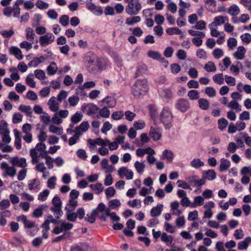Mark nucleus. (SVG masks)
<instances>
[{"label":"nucleus","mask_w":251,"mask_h":251,"mask_svg":"<svg viewBox=\"0 0 251 251\" xmlns=\"http://www.w3.org/2000/svg\"><path fill=\"white\" fill-rule=\"evenodd\" d=\"M131 89L132 94L136 97L145 95L149 89L147 80L137 79L132 86Z\"/></svg>","instance_id":"1"},{"label":"nucleus","mask_w":251,"mask_h":251,"mask_svg":"<svg viewBox=\"0 0 251 251\" xmlns=\"http://www.w3.org/2000/svg\"><path fill=\"white\" fill-rule=\"evenodd\" d=\"M160 120L166 129H170L173 126V116L169 107L163 108L160 114Z\"/></svg>","instance_id":"2"},{"label":"nucleus","mask_w":251,"mask_h":251,"mask_svg":"<svg viewBox=\"0 0 251 251\" xmlns=\"http://www.w3.org/2000/svg\"><path fill=\"white\" fill-rule=\"evenodd\" d=\"M139 0H131L126 7V12L130 15L138 14L141 9Z\"/></svg>","instance_id":"3"},{"label":"nucleus","mask_w":251,"mask_h":251,"mask_svg":"<svg viewBox=\"0 0 251 251\" xmlns=\"http://www.w3.org/2000/svg\"><path fill=\"white\" fill-rule=\"evenodd\" d=\"M97 208L99 211V213H102L101 215L99 216V219L100 221L106 222L107 221L106 217L107 216L110 217L111 216L112 212H110V209L109 208L106 207L105 205L103 203H100L98 205Z\"/></svg>","instance_id":"4"},{"label":"nucleus","mask_w":251,"mask_h":251,"mask_svg":"<svg viewBox=\"0 0 251 251\" xmlns=\"http://www.w3.org/2000/svg\"><path fill=\"white\" fill-rule=\"evenodd\" d=\"M48 151H41V152L38 154L35 149H31L30 150V156L31 157V162L33 164H35L39 162V157L45 158L46 160L50 157V156L48 155Z\"/></svg>","instance_id":"5"},{"label":"nucleus","mask_w":251,"mask_h":251,"mask_svg":"<svg viewBox=\"0 0 251 251\" xmlns=\"http://www.w3.org/2000/svg\"><path fill=\"white\" fill-rule=\"evenodd\" d=\"M24 227L27 228L26 233L31 236L35 235L39 230V228L35 222H32L28 220L24 225Z\"/></svg>","instance_id":"6"},{"label":"nucleus","mask_w":251,"mask_h":251,"mask_svg":"<svg viewBox=\"0 0 251 251\" xmlns=\"http://www.w3.org/2000/svg\"><path fill=\"white\" fill-rule=\"evenodd\" d=\"M81 110L83 113H85L87 115L91 116L96 114L99 110V108L97 105L92 103H88L82 105Z\"/></svg>","instance_id":"7"},{"label":"nucleus","mask_w":251,"mask_h":251,"mask_svg":"<svg viewBox=\"0 0 251 251\" xmlns=\"http://www.w3.org/2000/svg\"><path fill=\"white\" fill-rule=\"evenodd\" d=\"M175 107L179 111L184 113L190 108V104L187 100L181 98L177 100Z\"/></svg>","instance_id":"8"},{"label":"nucleus","mask_w":251,"mask_h":251,"mask_svg":"<svg viewBox=\"0 0 251 251\" xmlns=\"http://www.w3.org/2000/svg\"><path fill=\"white\" fill-rule=\"evenodd\" d=\"M198 178L197 175L191 176L186 177V180L190 186L201 187L205 184V182L203 179H198Z\"/></svg>","instance_id":"9"},{"label":"nucleus","mask_w":251,"mask_h":251,"mask_svg":"<svg viewBox=\"0 0 251 251\" xmlns=\"http://www.w3.org/2000/svg\"><path fill=\"white\" fill-rule=\"evenodd\" d=\"M55 36L51 33H47V34L40 37L39 42L41 46H46L53 42Z\"/></svg>","instance_id":"10"},{"label":"nucleus","mask_w":251,"mask_h":251,"mask_svg":"<svg viewBox=\"0 0 251 251\" xmlns=\"http://www.w3.org/2000/svg\"><path fill=\"white\" fill-rule=\"evenodd\" d=\"M0 168L2 170H5L6 175H3L4 177L6 176V175L13 177L16 174V169L14 167H9L5 162L1 163Z\"/></svg>","instance_id":"11"},{"label":"nucleus","mask_w":251,"mask_h":251,"mask_svg":"<svg viewBox=\"0 0 251 251\" xmlns=\"http://www.w3.org/2000/svg\"><path fill=\"white\" fill-rule=\"evenodd\" d=\"M162 129L161 127H151L150 135L154 141H158L162 137Z\"/></svg>","instance_id":"12"},{"label":"nucleus","mask_w":251,"mask_h":251,"mask_svg":"<svg viewBox=\"0 0 251 251\" xmlns=\"http://www.w3.org/2000/svg\"><path fill=\"white\" fill-rule=\"evenodd\" d=\"M86 8L96 16H100L103 13V10L100 6H96L93 2H88L86 5Z\"/></svg>","instance_id":"13"},{"label":"nucleus","mask_w":251,"mask_h":251,"mask_svg":"<svg viewBox=\"0 0 251 251\" xmlns=\"http://www.w3.org/2000/svg\"><path fill=\"white\" fill-rule=\"evenodd\" d=\"M10 162L13 166H18L23 168H25L27 166L26 159L24 157L21 158L18 157H13L11 158Z\"/></svg>","instance_id":"14"},{"label":"nucleus","mask_w":251,"mask_h":251,"mask_svg":"<svg viewBox=\"0 0 251 251\" xmlns=\"http://www.w3.org/2000/svg\"><path fill=\"white\" fill-rule=\"evenodd\" d=\"M216 177V174L214 170L210 169L202 173V178L205 182V180H213Z\"/></svg>","instance_id":"15"},{"label":"nucleus","mask_w":251,"mask_h":251,"mask_svg":"<svg viewBox=\"0 0 251 251\" xmlns=\"http://www.w3.org/2000/svg\"><path fill=\"white\" fill-rule=\"evenodd\" d=\"M88 247L86 243H79L72 245L70 251H88Z\"/></svg>","instance_id":"16"},{"label":"nucleus","mask_w":251,"mask_h":251,"mask_svg":"<svg viewBox=\"0 0 251 251\" xmlns=\"http://www.w3.org/2000/svg\"><path fill=\"white\" fill-rule=\"evenodd\" d=\"M108 60L103 58H96L94 65H96L99 70H102L107 65Z\"/></svg>","instance_id":"17"},{"label":"nucleus","mask_w":251,"mask_h":251,"mask_svg":"<svg viewBox=\"0 0 251 251\" xmlns=\"http://www.w3.org/2000/svg\"><path fill=\"white\" fill-rule=\"evenodd\" d=\"M65 210L66 211L67 219L71 222H75L77 218V214L75 212L72 213L74 211L73 209H71L70 207L66 206Z\"/></svg>","instance_id":"18"},{"label":"nucleus","mask_w":251,"mask_h":251,"mask_svg":"<svg viewBox=\"0 0 251 251\" xmlns=\"http://www.w3.org/2000/svg\"><path fill=\"white\" fill-rule=\"evenodd\" d=\"M96 216H97L98 217L99 216H100L97 208L93 209L90 215L87 214L86 217L85 218V220L91 224H93L96 221Z\"/></svg>","instance_id":"19"},{"label":"nucleus","mask_w":251,"mask_h":251,"mask_svg":"<svg viewBox=\"0 0 251 251\" xmlns=\"http://www.w3.org/2000/svg\"><path fill=\"white\" fill-rule=\"evenodd\" d=\"M246 52V50L243 46H239L237 51L234 53V56L238 60H242L244 58Z\"/></svg>","instance_id":"20"},{"label":"nucleus","mask_w":251,"mask_h":251,"mask_svg":"<svg viewBox=\"0 0 251 251\" xmlns=\"http://www.w3.org/2000/svg\"><path fill=\"white\" fill-rule=\"evenodd\" d=\"M251 242V237L248 236L244 240L238 243V249L239 250H246Z\"/></svg>","instance_id":"21"},{"label":"nucleus","mask_w":251,"mask_h":251,"mask_svg":"<svg viewBox=\"0 0 251 251\" xmlns=\"http://www.w3.org/2000/svg\"><path fill=\"white\" fill-rule=\"evenodd\" d=\"M161 240L168 246H172L174 244L173 237L172 235H168L166 232L162 233Z\"/></svg>","instance_id":"22"},{"label":"nucleus","mask_w":251,"mask_h":251,"mask_svg":"<svg viewBox=\"0 0 251 251\" xmlns=\"http://www.w3.org/2000/svg\"><path fill=\"white\" fill-rule=\"evenodd\" d=\"M101 101L106 103L109 108H113L116 104V100L113 96H107L102 99Z\"/></svg>","instance_id":"23"},{"label":"nucleus","mask_w":251,"mask_h":251,"mask_svg":"<svg viewBox=\"0 0 251 251\" xmlns=\"http://www.w3.org/2000/svg\"><path fill=\"white\" fill-rule=\"evenodd\" d=\"M96 59L95 54L93 52L88 51L86 53L85 61L89 64V68H90L91 65H94Z\"/></svg>","instance_id":"24"},{"label":"nucleus","mask_w":251,"mask_h":251,"mask_svg":"<svg viewBox=\"0 0 251 251\" xmlns=\"http://www.w3.org/2000/svg\"><path fill=\"white\" fill-rule=\"evenodd\" d=\"M163 205L158 204L156 206L153 207L151 210V215L152 217L159 216L162 211Z\"/></svg>","instance_id":"25"},{"label":"nucleus","mask_w":251,"mask_h":251,"mask_svg":"<svg viewBox=\"0 0 251 251\" xmlns=\"http://www.w3.org/2000/svg\"><path fill=\"white\" fill-rule=\"evenodd\" d=\"M10 53L13 54L18 60H21L23 58L22 51L18 48L16 47H11L9 49Z\"/></svg>","instance_id":"26"},{"label":"nucleus","mask_w":251,"mask_h":251,"mask_svg":"<svg viewBox=\"0 0 251 251\" xmlns=\"http://www.w3.org/2000/svg\"><path fill=\"white\" fill-rule=\"evenodd\" d=\"M147 71V66L145 64L139 65L137 67L136 73L134 75V77L137 78L140 76L143 75L146 73Z\"/></svg>","instance_id":"27"},{"label":"nucleus","mask_w":251,"mask_h":251,"mask_svg":"<svg viewBox=\"0 0 251 251\" xmlns=\"http://www.w3.org/2000/svg\"><path fill=\"white\" fill-rule=\"evenodd\" d=\"M230 166V161L226 159L222 158L219 167V171L221 172H226Z\"/></svg>","instance_id":"28"},{"label":"nucleus","mask_w":251,"mask_h":251,"mask_svg":"<svg viewBox=\"0 0 251 251\" xmlns=\"http://www.w3.org/2000/svg\"><path fill=\"white\" fill-rule=\"evenodd\" d=\"M228 19L227 17H224L222 16H219L215 17L214 19L215 26L221 25L225 23L226 21H228Z\"/></svg>","instance_id":"29"},{"label":"nucleus","mask_w":251,"mask_h":251,"mask_svg":"<svg viewBox=\"0 0 251 251\" xmlns=\"http://www.w3.org/2000/svg\"><path fill=\"white\" fill-rule=\"evenodd\" d=\"M45 205H40L39 207L35 209L32 213V216L34 218H39L42 216L43 210L46 207Z\"/></svg>","instance_id":"30"},{"label":"nucleus","mask_w":251,"mask_h":251,"mask_svg":"<svg viewBox=\"0 0 251 251\" xmlns=\"http://www.w3.org/2000/svg\"><path fill=\"white\" fill-rule=\"evenodd\" d=\"M199 106L201 109L206 110L209 106V102L208 100L205 99L201 98L198 100Z\"/></svg>","instance_id":"31"},{"label":"nucleus","mask_w":251,"mask_h":251,"mask_svg":"<svg viewBox=\"0 0 251 251\" xmlns=\"http://www.w3.org/2000/svg\"><path fill=\"white\" fill-rule=\"evenodd\" d=\"M99 113L100 115L96 116L97 118H99L100 116L107 118L110 115V111L106 107H104L100 109H99Z\"/></svg>","instance_id":"32"},{"label":"nucleus","mask_w":251,"mask_h":251,"mask_svg":"<svg viewBox=\"0 0 251 251\" xmlns=\"http://www.w3.org/2000/svg\"><path fill=\"white\" fill-rule=\"evenodd\" d=\"M47 73L49 75H54L57 70L56 64L54 62H52L50 65L47 67Z\"/></svg>","instance_id":"33"},{"label":"nucleus","mask_w":251,"mask_h":251,"mask_svg":"<svg viewBox=\"0 0 251 251\" xmlns=\"http://www.w3.org/2000/svg\"><path fill=\"white\" fill-rule=\"evenodd\" d=\"M204 163L203 161H201L199 158H194L191 162L190 165L195 168L198 169L203 166H204Z\"/></svg>","instance_id":"34"},{"label":"nucleus","mask_w":251,"mask_h":251,"mask_svg":"<svg viewBox=\"0 0 251 251\" xmlns=\"http://www.w3.org/2000/svg\"><path fill=\"white\" fill-rule=\"evenodd\" d=\"M141 21L140 16H134L130 18H128L126 20V24L128 25H132L134 24L139 23Z\"/></svg>","instance_id":"35"},{"label":"nucleus","mask_w":251,"mask_h":251,"mask_svg":"<svg viewBox=\"0 0 251 251\" xmlns=\"http://www.w3.org/2000/svg\"><path fill=\"white\" fill-rule=\"evenodd\" d=\"M95 83L94 81H88L85 82L83 85L79 86L76 89V90L78 92V91H82L84 88H91L94 87L95 86Z\"/></svg>","instance_id":"36"},{"label":"nucleus","mask_w":251,"mask_h":251,"mask_svg":"<svg viewBox=\"0 0 251 251\" xmlns=\"http://www.w3.org/2000/svg\"><path fill=\"white\" fill-rule=\"evenodd\" d=\"M204 69L208 72H215L216 71V67L213 62L208 61L204 65Z\"/></svg>","instance_id":"37"},{"label":"nucleus","mask_w":251,"mask_h":251,"mask_svg":"<svg viewBox=\"0 0 251 251\" xmlns=\"http://www.w3.org/2000/svg\"><path fill=\"white\" fill-rule=\"evenodd\" d=\"M40 184V181L37 178H34L28 181V186L30 190H32L34 188H38Z\"/></svg>","instance_id":"38"},{"label":"nucleus","mask_w":251,"mask_h":251,"mask_svg":"<svg viewBox=\"0 0 251 251\" xmlns=\"http://www.w3.org/2000/svg\"><path fill=\"white\" fill-rule=\"evenodd\" d=\"M239 12V8L236 4H233L231 6H230L228 10V13L233 16H235L238 15Z\"/></svg>","instance_id":"39"},{"label":"nucleus","mask_w":251,"mask_h":251,"mask_svg":"<svg viewBox=\"0 0 251 251\" xmlns=\"http://www.w3.org/2000/svg\"><path fill=\"white\" fill-rule=\"evenodd\" d=\"M83 115L80 112H76L71 118V122L73 124H76L81 121Z\"/></svg>","instance_id":"40"},{"label":"nucleus","mask_w":251,"mask_h":251,"mask_svg":"<svg viewBox=\"0 0 251 251\" xmlns=\"http://www.w3.org/2000/svg\"><path fill=\"white\" fill-rule=\"evenodd\" d=\"M26 38L27 40L33 41L35 34L33 30L31 27H27L25 29Z\"/></svg>","instance_id":"41"},{"label":"nucleus","mask_w":251,"mask_h":251,"mask_svg":"<svg viewBox=\"0 0 251 251\" xmlns=\"http://www.w3.org/2000/svg\"><path fill=\"white\" fill-rule=\"evenodd\" d=\"M33 75L29 74L26 77L25 82L26 84L31 88H34L36 86V82L33 80Z\"/></svg>","instance_id":"42"},{"label":"nucleus","mask_w":251,"mask_h":251,"mask_svg":"<svg viewBox=\"0 0 251 251\" xmlns=\"http://www.w3.org/2000/svg\"><path fill=\"white\" fill-rule=\"evenodd\" d=\"M163 158H166L169 162H172L174 158V153L170 150H165L163 152Z\"/></svg>","instance_id":"43"},{"label":"nucleus","mask_w":251,"mask_h":251,"mask_svg":"<svg viewBox=\"0 0 251 251\" xmlns=\"http://www.w3.org/2000/svg\"><path fill=\"white\" fill-rule=\"evenodd\" d=\"M19 109L20 111L25 112L28 116H30L32 113L31 108L29 105H21L19 107Z\"/></svg>","instance_id":"44"},{"label":"nucleus","mask_w":251,"mask_h":251,"mask_svg":"<svg viewBox=\"0 0 251 251\" xmlns=\"http://www.w3.org/2000/svg\"><path fill=\"white\" fill-rule=\"evenodd\" d=\"M213 80L214 82L221 85L224 82V79L223 78V74H218L214 75L213 76Z\"/></svg>","instance_id":"45"},{"label":"nucleus","mask_w":251,"mask_h":251,"mask_svg":"<svg viewBox=\"0 0 251 251\" xmlns=\"http://www.w3.org/2000/svg\"><path fill=\"white\" fill-rule=\"evenodd\" d=\"M134 167L139 174H142L144 171L145 165L143 163L137 161L134 163Z\"/></svg>","instance_id":"46"},{"label":"nucleus","mask_w":251,"mask_h":251,"mask_svg":"<svg viewBox=\"0 0 251 251\" xmlns=\"http://www.w3.org/2000/svg\"><path fill=\"white\" fill-rule=\"evenodd\" d=\"M149 57L156 60H159L161 58V54L157 51L150 50L148 52Z\"/></svg>","instance_id":"47"},{"label":"nucleus","mask_w":251,"mask_h":251,"mask_svg":"<svg viewBox=\"0 0 251 251\" xmlns=\"http://www.w3.org/2000/svg\"><path fill=\"white\" fill-rule=\"evenodd\" d=\"M166 32L169 35H174V34H176V35L180 34H181L182 31L178 28L175 27L168 28L166 29Z\"/></svg>","instance_id":"48"},{"label":"nucleus","mask_w":251,"mask_h":251,"mask_svg":"<svg viewBox=\"0 0 251 251\" xmlns=\"http://www.w3.org/2000/svg\"><path fill=\"white\" fill-rule=\"evenodd\" d=\"M218 127L221 130H223L228 125V121L224 118L219 119L218 121Z\"/></svg>","instance_id":"49"},{"label":"nucleus","mask_w":251,"mask_h":251,"mask_svg":"<svg viewBox=\"0 0 251 251\" xmlns=\"http://www.w3.org/2000/svg\"><path fill=\"white\" fill-rule=\"evenodd\" d=\"M50 191L48 189H45L39 194L38 196V199L40 201H45L47 200Z\"/></svg>","instance_id":"50"},{"label":"nucleus","mask_w":251,"mask_h":251,"mask_svg":"<svg viewBox=\"0 0 251 251\" xmlns=\"http://www.w3.org/2000/svg\"><path fill=\"white\" fill-rule=\"evenodd\" d=\"M52 202L54 206L52 208H61L62 202L58 196H55L52 199Z\"/></svg>","instance_id":"51"},{"label":"nucleus","mask_w":251,"mask_h":251,"mask_svg":"<svg viewBox=\"0 0 251 251\" xmlns=\"http://www.w3.org/2000/svg\"><path fill=\"white\" fill-rule=\"evenodd\" d=\"M177 186L179 187H181L184 189H189L190 190H192V188L190 187V185L188 183V182H186L183 181L182 180H178L177 181Z\"/></svg>","instance_id":"52"},{"label":"nucleus","mask_w":251,"mask_h":251,"mask_svg":"<svg viewBox=\"0 0 251 251\" xmlns=\"http://www.w3.org/2000/svg\"><path fill=\"white\" fill-rule=\"evenodd\" d=\"M34 73L35 77L40 80H43L46 77L45 73L42 70H36Z\"/></svg>","instance_id":"53"},{"label":"nucleus","mask_w":251,"mask_h":251,"mask_svg":"<svg viewBox=\"0 0 251 251\" xmlns=\"http://www.w3.org/2000/svg\"><path fill=\"white\" fill-rule=\"evenodd\" d=\"M36 6L40 9H46L49 6L48 3L45 2L41 0H38L36 3Z\"/></svg>","instance_id":"54"},{"label":"nucleus","mask_w":251,"mask_h":251,"mask_svg":"<svg viewBox=\"0 0 251 251\" xmlns=\"http://www.w3.org/2000/svg\"><path fill=\"white\" fill-rule=\"evenodd\" d=\"M188 96L192 100H197L199 97V92L196 90H191L188 93Z\"/></svg>","instance_id":"55"},{"label":"nucleus","mask_w":251,"mask_h":251,"mask_svg":"<svg viewBox=\"0 0 251 251\" xmlns=\"http://www.w3.org/2000/svg\"><path fill=\"white\" fill-rule=\"evenodd\" d=\"M69 16L66 15H63L60 17L59 19V23L62 25L66 26L69 24Z\"/></svg>","instance_id":"56"},{"label":"nucleus","mask_w":251,"mask_h":251,"mask_svg":"<svg viewBox=\"0 0 251 251\" xmlns=\"http://www.w3.org/2000/svg\"><path fill=\"white\" fill-rule=\"evenodd\" d=\"M79 100V99L76 96H72L69 98L68 101L69 104L72 106H75L77 104Z\"/></svg>","instance_id":"57"},{"label":"nucleus","mask_w":251,"mask_h":251,"mask_svg":"<svg viewBox=\"0 0 251 251\" xmlns=\"http://www.w3.org/2000/svg\"><path fill=\"white\" fill-rule=\"evenodd\" d=\"M40 119L45 125H48L50 121V117L46 112L43 113V115L40 116Z\"/></svg>","instance_id":"58"},{"label":"nucleus","mask_w":251,"mask_h":251,"mask_svg":"<svg viewBox=\"0 0 251 251\" xmlns=\"http://www.w3.org/2000/svg\"><path fill=\"white\" fill-rule=\"evenodd\" d=\"M49 131L51 133L60 135L63 132V129L51 125L49 127Z\"/></svg>","instance_id":"59"},{"label":"nucleus","mask_w":251,"mask_h":251,"mask_svg":"<svg viewBox=\"0 0 251 251\" xmlns=\"http://www.w3.org/2000/svg\"><path fill=\"white\" fill-rule=\"evenodd\" d=\"M1 35L4 38H9L14 34V31L13 29L9 30H3L0 31Z\"/></svg>","instance_id":"60"},{"label":"nucleus","mask_w":251,"mask_h":251,"mask_svg":"<svg viewBox=\"0 0 251 251\" xmlns=\"http://www.w3.org/2000/svg\"><path fill=\"white\" fill-rule=\"evenodd\" d=\"M124 112L122 111H117L114 112L111 117L115 120H119L121 119L124 116Z\"/></svg>","instance_id":"61"},{"label":"nucleus","mask_w":251,"mask_h":251,"mask_svg":"<svg viewBox=\"0 0 251 251\" xmlns=\"http://www.w3.org/2000/svg\"><path fill=\"white\" fill-rule=\"evenodd\" d=\"M205 93L209 97L212 98L215 96L216 92L215 89L213 87H207L205 89Z\"/></svg>","instance_id":"62"},{"label":"nucleus","mask_w":251,"mask_h":251,"mask_svg":"<svg viewBox=\"0 0 251 251\" xmlns=\"http://www.w3.org/2000/svg\"><path fill=\"white\" fill-rule=\"evenodd\" d=\"M22 118L23 116L21 114L15 113L13 116L12 122L14 124L20 123L22 122Z\"/></svg>","instance_id":"63"},{"label":"nucleus","mask_w":251,"mask_h":251,"mask_svg":"<svg viewBox=\"0 0 251 251\" xmlns=\"http://www.w3.org/2000/svg\"><path fill=\"white\" fill-rule=\"evenodd\" d=\"M170 67L171 73L174 74L178 73L181 70L180 65L177 63H173L171 65Z\"/></svg>","instance_id":"64"}]
</instances>
